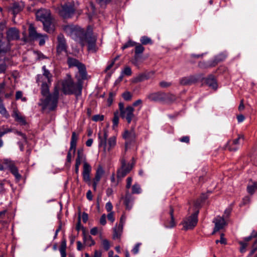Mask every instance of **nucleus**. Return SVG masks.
Segmentation results:
<instances>
[{
    "label": "nucleus",
    "mask_w": 257,
    "mask_h": 257,
    "mask_svg": "<svg viewBox=\"0 0 257 257\" xmlns=\"http://www.w3.org/2000/svg\"><path fill=\"white\" fill-rule=\"evenodd\" d=\"M82 83L78 81L75 83L69 76L62 82V90L65 95H75L76 97L81 95Z\"/></svg>",
    "instance_id": "nucleus-1"
},
{
    "label": "nucleus",
    "mask_w": 257,
    "mask_h": 257,
    "mask_svg": "<svg viewBox=\"0 0 257 257\" xmlns=\"http://www.w3.org/2000/svg\"><path fill=\"white\" fill-rule=\"evenodd\" d=\"M64 31L70 37L78 42L82 47L85 46V39L88 34L90 32H85L83 29L80 27L72 25H66L63 28Z\"/></svg>",
    "instance_id": "nucleus-2"
},
{
    "label": "nucleus",
    "mask_w": 257,
    "mask_h": 257,
    "mask_svg": "<svg viewBox=\"0 0 257 257\" xmlns=\"http://www.w3.org/2000/svg\"><path fill=\"white\" fill-rule=\"evenodd\" d=\"M98 135V147H103L104 153H109L114 148L116 145V138L112 136L108 138V131L103 129L102 132H99Z\"/></svg>",
    "instance_id": "nucleus-3"
},
{
    "label": "nucleus",
    "mask_w": 257,
    "mask_h": 257,
    "mask_svg": "<svg viewBox=\"0 0 257 257\" xmlns=\"http://www.w3.org/2000/svg\"><path fill=\"white\" fill-rule=\"evenodd\" d=\"M36 15L37 19L43 23L45 31L48 33L53 32L54 26L52 23L50 12L49 10H39L36 12Z\"/></svg>",
    "instance_id": "nucleus-4"
},
{
    "label": "nucleus",
    "mask_w": 257,
    "mask_h": 257,
    "mask_svg": "<svg viewBox=\"0 0 257 257\" xmlns=\"http://www.w3.org/2000/svg\"><path fill=\"white\" fill-rule=\"evenodd\" d=\"M59 97V90L58 87L55 86L53 92L47 95L46 98L42 100L43 108H48L49 110H54L57 106Z\"/></svg>",
    "instance_id": "nucleus-5"
},
{
    "label": "nucleus",
    "mask_w": 257,
    "mask_h": 257,
    "mask_svg": "<svg viewBox=\"0 0 257 257\" xmlns=\"http://www.w3.org/2000/svg\"><path fill=\"white\" fill-rule=\"evenodd\" d=\"M67 63L69 68L77 67L82 79L85 80L87 78L86 69L84 64L80 62L78 60L71 57L67 58Z\"/></svg>",
    "instance_id": "nucleus-6"
},
{
    "label": "nucleus",
    "mask_w": 257,
    "mask_h": 257,
    "mask_svg": "<svg viewBox=\"0 0 257 257\" xmlns=\"http://www.w3.org/2000/svg\"><path fill=\"white\" fill-rule=\"evenodd\" d=\"M56 11L64 19L71 18L75 12L74 5L70 3H65L63 5L58 7Z\"/></svg>",
    "instance_id": "nucleus-7"
},
{
    "label": "nucleus",
    "mask_w": 257,
    "mask_h": 257,
    "mask_svg": "<svg viewBox=\"0 0 257 257\" xmlns=\"http://www.w3.org/2000/svg\"><path fill=\"white\" fill-rule=\"evenodd\" d=\"M198 211H195L183 219L182 224L185 230L192 229L196 226L198 220Z\"/></svg>",
    "instance_id": "nucleus-8"
},
{
    "label": "nucleus",
    "mask_w": 257,
    "mask_h": 257,
    "mask_svg": "<svg viewBox=\"0 0 257 257\" xmlns=\"http://www.w3.org/2000/svg\"><path fill=\"white\" fill-rule=\"evenodd\" d=\"M122 138L125 140V150H127L128 145L131 143L134 142L137 138V135L134 127L131 128L130 130H125L122 135Z\"/></svg>",
    "instance_id": "nucleus-9"
},
{
    "label": "nucleus",
    "mask_w": 257,
    "mask_h": 257,
    "mask_svg": "<svg viewBox=\"0 0 257 257\" xmlns=\"http://www.w3.org/2000/svg\"><path fill=\"white\" fill-rule=\"evenodd\" d=\"M121 168L117 172V177L118 178H123L131 171L134 166L133 164H126L124 159H121Z\"/></svg>",
    "instance_id": "nucleus-10"
},
{
    "label": "nucleus",
    "mask_w": 257,
    "mask_h": 257,
    "mask_svg": "<svg viewBox=\"0 0 257 257\" xmlns=\"http://www.w3.org/2000/svg\"><path fill=\"white\" fill-rule=\"evenodd\" d=\"M3 163L6 165L11 173L15 176L17 181H20L22 178V176L19 173L18 169L16 166L15 163L13 161L8 159H4Z\"/></svg>",
    "instance_id": "nucleus-11"
},
{
    "label": "nucleus",
    "mask_w": 257,
    "mask_h": 257,
    "mask_svg": "<svg viewBox=\"0 0 257 257\" xmlns=\"http://www.w3.org/2000/svg\"><path fill=\"white\" fill-rule=\"evenodd\" d=\"M244 141V136L239 135L237 138L232 141H228L226 147L230 151H236L238 149L240 145L243 143Z\"/></svg>",
    "instance_id": "nucleus-12"
},
{
    "label": "nucleus",
    "mask_w": 257,
    "mask_h": 257,
    "mask_svg": "<svg viewBox=\"0 0 257 257\" xmlns=\"http://www.w3.org/2000/svg\"><path fill=\"white\" fill-rule=\"evenodd\" d=\"M96 40V37L91 33L86 36V38L85 39V45H87V50L89 52L94 53L97 51Z\"/></svg>",
    "instance_id": "nucleus-13"
},
{
    "label": "nucleus",
    "mask_w": 257,
    "mask_h": 257,
    "mask_svg": "<svg viewBox=\"0 0 257 257\" xmlns=\"http://www.w3.org/2000/svg\"><path fill=\"white\" fill-rule=\"evenodd\" d=\"M134 108L131 105L127 106L125 109L120 113L121 117L125 119L127 122L129 124L135 118L134 114Z\"/></svg>",
    "instance_id": "nucleus-14"
},
{
    "label": "nucleus",
    "mask_w": 257,
    "mask_h": 257,
    "mask_svg": "<svg viewBox=\"0 0 257 257\" xmlns=\"http://www.w3.org/2000/svg\"><path fill=\"white\" fill-rule=\"evenodd\" d=\"M78 139V135H77L75 132H72L70 141V147L67 155V162L68 163L71 162L72 156L70 151L73 150V153L74 154L75 153Z\"/></svg>",
    "instance_id": "nucleus-15"
},
{
    "label": "nucleus",
    "mask_w": 257,
    "mask_h": 257,
    "mask_svg": "<svg viewBox=\"0 0 257 257\" xmlns=\"http://www.w3.org/2000/svg\"><path fill=\"white\" fill-rule=\"evenodd\" d=\"M91 171L90 165L87 162H84L83 167L82 176L84 181L90 184V174Z\"/></svg>",
    "instance_id": "nucleus-16"
},
{
    "label": "nucleus",
    "mask_w": 257,
    "mask_h": 257,
    "mask_svg": "<svg viewBox=\"0 0 257 257\" xmlns=\"http://www.w3.org/2000/svg\"><path fill=\"white\" fill-rule=\"evenodd\" d=\"M58 45L57 46V52L61 53L67 50V45L65 39L62 34H59L57 37Z\"/></svg>",
    "instance_id": "nucleus-17"
},
{
    "label": "nucleus",
    "mask_w": 257,
    "mask_h": 257,
    "mask_svg": "<svg viewBox=\"0 0 257 257\" xmlns=\"http://www.w3.org/2000/svg\"><path fill=\"white\" fill-rule=\"evenodd\" d=\"M164 96L163 92L158 91L149 94L147 96V98L151 101L163 103Z\"/></svg>",
    "instance_id": "nucleus-18"
},
{
    "label": "nucleus",
    "mask_w": 257,
    "mask_h": 257,
    "mask_svg": "<svg viewBox=\"0 0 257 257\" xmlns=\"http://www.w3.org/2000/svg\"><path fill=\"white\" fill-rule=\"evenodd\" d=\"M104 171L101 167H99L95 173V177L92 180V187L94 191H96L97 184L100 181Z\"/></svg>",
    "instance_id": "nucleus-19"
},
{
    "label": "nucleus",
    "mask_w": 257,
    "mask_h": 257,
    "mask_svg": "<svg viewBox=\"0 0 257 257\" xmlns=\"http://www.w3.org/2000/svg\"><path fill=\"white\" fill-rule=\"evenodd\" d=\"M213 222L215 223V227L212 234L222 229L226 224L224 217H221V216H217L214 219Z\"/></svg>",
    "instance_id": "nucleus-20"
},
{
    "label": "nucleus",
    "mask_w": 257,
    "mask_h": 257,
    "mask_svg": "<svg viewBox=\"0 0 257 257\" xmlns=\"http://www.w3.org/2000/svg\"><path fill=\"white\" fill-rule=\"evenodd\" d=\"M122 198L124 200L123 203L126 209L131 210L134 203V197L132 194L129 193L128 191H127L125 196Z\"/></svg>",
    "instance_id": "nucleus-21"
},
{
    "label": "nucleus",
    "mask_w": 257,
    "mask_h": 257,
    "mask_svg": "<svg viewBox=\"0 0 257 257\" xmlns=\"http://www.w3.org/2000/svg\"><path fill=\"white\" fill-rule=\"evenodd\" d=\"M197 78L193 75L184 77L180 79V83L182 85H190L197 81Z\"/></svg>",
    "instance_id": "nucleus-22"
},
{
    "label": "nucleus",
    "mask_w": 257,
    "mask_h": 257,
    "mask_svg": "<svg viewBox=\"0 0 257 257\" xmlns=\"http://www.w3.org/2000/svg\"><path fill=\"white\" fill-rule=\"evenodd\" d=\"M12 116L15 118V120L18 122L21 125H26L27 122L25 117L23 116L17 109H14Z\"/></svg>",
    "instance_id": "nucleus-23"
},
{
    "label": "nucleus",
    "mask_w": 257,
    "mask_h": 257,
    "mask_svg": "<svg viewBox=\"0 0 257 257\" xmlns=\"http://www.w3.org/2000/svg\"><path fill=\"white\" fill-rule=\"evenodd\" d=\"M7 37L9 41L19 39V32L18 30L15 28L9 29L7 32Z\"/></svg>",
    "instance_id": "nucleus-24"
},
{
    "label": "nucleus",
    "mask_w": 257,
    "mask_h": 257,
    "mask_svg": "<svg viewBox=\"0 0 257 257\" xmlns=\"http://www.w3.org/2000/svg\"><path fill=\"white\" fill-rule=\"evenodd\" d=\"M154 71L145 72L141 73L138 75L135 78V82H140L151 78L154 75Z\"/></svg>",
    "instance_id": "nucleus-25"
},
{
    "label": "nucleus",
    "mask_w": 257,
    "mask_h": 257,
    "mask_svg": "<svg viewBox=\"0 0 257 257\" xmlns=\"http://www.w3.org/2000/svg\"><path fill=\"white\" fill-rule=\"evenodd\" d=\"M42 70L43 71V75L39 74L37 75L36 80L37 82L39 83L41 81V79L42 78L43 76H44L47 79L48 82L50 83L52 76L50 71L46 69V66H43L42 67Z\"/></svg>",
    "instance_id": "nucleus-26"
},
{
    "label": "nucleus",
    "mask_w": 257,
    "mask_h": 257,
    "mask_svg": "<svg viewBox=\"0 0 257 257\" xmlns=\"http://www.w3.org/2000/svg\"><path fill=\"white\" fill-rule=\"evenodd\" d=\"M144 60L145 59L143 57V55H134L131 60V62L138 69H140L141 65L143 63Z\"/></svg>",
    "instance_id": "nucleus-27"
},
{
    "label": "nucleus",
    "mask_w": 257,
    "mask_h": 257,
    "mask_svg": "<svg viewBox=\"0 0 257 257\" xmlns=\"http://www.w3.org/2000/svg\"><path fill=\"white\" fill-rule=\"evenodd\" d=\"M86 161V156L84 154L83 149L77 150V158L76 159L75 165H80L82 162L84 163Z\"/></svg>",
    "instance_id": "nucleus-28"
},
{
    "label": "nucleus",
    "mask_w": 257,
    "mask_h": 257,
    "mask_svg": "<svg viewBox=\"0 0 257 257\" xmlns=\"http://www.w3.org/2000/svg\"><path fill=\"white\" fill-rule=\"evenodd\" d=\"M29 37L33 40H37L41 37V34L37 32L33 25H30L29 28Z\"/></svg>",
    "instance_id": "nucleus-29"
},
{
    "label": "nucleus",
    "mask_w": 257,
    "mask_h": 257,
    "mask_svg": "<svg viewBox=\"0 0 257 257\" xmlns=\"http://www.w3.org/2000/svg\"><path fill=\"white\" fill-rule=\"evenodd\" d=\"M206 84L214 89L217 88V83L215 77L213 75H210L205 79Z\"/></svg>",
    "instance_id": "nucleus-30"
},
{
    "label": "nucleus",
    "mask_w": 257,
    "mask_h": 257,
    "mask_svg": "<svg viewBox=\"0 0 257 257\" xmlns=\"http://www.w3.org/2000/svg\"><path fill=\"white\" fill-rule=\"evenodd\" d=\"M123 231V226L121 225L116 224L113 228V238L119 239Z\"/></svg>",
    "instance_id": "nucleus-31"
},
{
    "label": "nucleus",
    "mask_w": 257,
    "mask_h": 257,
    "mask_svg": "<svg viewBox=\"0 0 257 257\" xmlns=\"http://www.w3.org/2000/svg\"><path fill=\"white\" fill-rule=\"evenodd\" d=\"M164 94L163 103L170 104L174 102L177 99L176 96L173 94L164 92Z\"/></svg>",
    "instance_id": "nucleus-32"
},
{
    "label": "nucleus",
    "mask_w": 257,
    "mask_h": 257,
    "mask_svg": "<svg viewBox=\"0 0 257 257\" xmlns=\"http://www.w3.org/2000/svg\"><path fill=\"white\" fill-rule=\"evenodd\" d=\"M173 213H174V210H173L172 207L170 206L169 214L171 217V220L170 221H167L165 223V226L167 228H173L176 225Z\"/></svg>",
    "instance_id": "nucleus-33"
},
{
    "label": "nucleus",
    "mask_w": 257,
    "mask_h": 257,
    "mask_svg": "<svg viewBox=\"0 0 257 257\" xmlns=\"http://www.w3.org/2000/svg\"><path fill=\"white\" fill-rule=\"evenodd\" d=\"M83 239L84 243L89 246L93 245L95 244V241L92 237L86 234L84 231L83 232Z\"/></svg>",
    "instance_id": "nucleus-34"
},
{
    "label": "nucleus",
    "mask_w": 257,
    "mask_h": 257,
    "mask_svg": "<svg viewBox=\"0 0 257 257\" xmlns=\"http://www.w3.org/2000/svg\"><path fill=\"white\" fill-rule=\"evenodd\" d=\"M24 8L23 4L15 3L13 4V7L12 8V11L13 15L15 16L16 15L18 14L21 11H22Z\"/></svg>",
    "instance_id": "nucleus-35"
},
{
    "label": "nucleus",
    "mask_w": 257,
    "mask_h": 257,
    "mask_svg": "<svg viewBox=\"0 0 257 257\" xmlns=\"http://www.w3.org/2000/svg\"><path fill=\"white\" fill-rule=\"evenodd\" d=\"M226 57V55L223 53H221L217 55L214 57V60L213 61V63L211 65V66H214L218 63L223 61L225 59Z\"/></svg>",
    "instance_id": "nucleus-36"
},
{
    "label": "nucleus",
    "mask_w": 257,
    "mask_h": 257,
    "mask_svg": "<svg viewBox=\"0 0 257 257\" xmlns=\"http://www.w3.org/2000/svg\"><path fill=\"white\" fill-rule=\"evenodd\" d=\"M0 113L6 118L10 117V114L5 107L3 100L0 98Z\"/></svg>",
    "instance_id": "nucleus-37"
},
{
    "label": "nucleus",
    "mask_w": 257,
    "mask_h": 257,
    "mask_svg": "<svg viewBox=\"0 0 257 257\" xmlns=\"http://www.w3.org/2000/svg\"><path fill=\"white\" fill-rule=\"evenodd\" d=\"M66 240L65 239H63L62 240L60 247L59 248V251L61 254V257H66Z\"/></svg>",
    "instance_id": "nucleus-38"
},
{
    "label": "nucleus",
    "mask_w": 257,
    "mask_h": 257,
    "mask_svg": "<svg viewBox=\"0 0 257 257\" xmlns=\"http://www.w3.org/2000/svg\"><path fill=\"white\" fill-rule=\"evenodd\" d=\"M41 94L43 96H47L49 94V86L46 82H43L41 85Z\"/></svg>",
    "instance_id": "nucleus-39"
},
{
    "label": "nucleus",
    "mask_w": 257,
    "mask_h": 257,
    "mask_svg": "<svg viewBox=\"0 0 257 257\" xmlns=\"http://www.w3.org/2000/svg\"><path fill=\"white\" fill-rule=\"evenodd\" d=\"M257 190V182H253L248 185L247 187V192L250 195L253 194Z\"/></svg>",
    "instance_id": "nucleus-40"
},
{
    "label": "nucleus",
    "mask_w": 257,
    "mask_h": 257,
    "mask_svg": "<svg viewBox=\"0 0 257 257\" xmlns=\"http://www.w3.org/2000/svg\"><path fill=\"white\" fill-rule=\"evenodd\" d=\"M135 49V55H142L145 50V48L141 44H136Z\"/></svg>",
    "instance_id": "nucleus-41"
},
{
    "label": "nucleus",
    "mask_w": 257,
    "mask_h": 257,
    "mask_svg": "<svg viewBox=\"0 0 257 257\" xmlns=\"http://www.w3.org/2000/svg\"><path fill=\"white\" fill-rule=\"evenodd\" d=\"M119 122V117L118 115V112H115L114 113L113 118L112 119V128L115 129L118 125Z\"/></svg>",
    "instance_id": "nucleus-42"
},
{
    "label": "nucleus",
    "mask_w": 257,
    "mask_h": 257,
    "mask_svg": "<svg viewBox=\"0 0 257 257\" xmlns=\"http://www.w3.org/2000/svg\"><path fill=\"white\" fill-rule=\"evenodd\" d=\"M141 192V188L140 185L138 183H135L132 186L133 194H140Z\"/></svg>",
    "instance_id": "nucleus-43"
},
{
    "label": "nucleus",
    "mask_w": 257,
    "mask_h": 257,
    "mask_svg": "<svg viewBox=\"0 0 257 257\" xmlns=\"http://www.w3.org/2000/svg\"><path fill=\"white\" fill-rule=\"evenodd\" d=\"M240 245L239 250L241 253H244L246 251V248L248 246V243L244 241H239L238 242Z\"/></svg>",
    "instance_id": "nucleus-44"
},
{
    "label": "nucleus",
    "mask_w": 257,
    "mask_h": 257,
    "mask_svg": "<svg viewBox=\"0 0 257 257\" xmlns=\"http://www.w3.org/2000/svg\"><path fill=\"white\" fill-rule=\"evenodd\" d=\"M140 41L143 45H147L148 44H152V40L148 37L147 36H143L141 37L140 39Z\"/></svg>",
    "instance_id": "nucleus-45"
},
{
    "label": "nucleus",
    "mask_w": 257,
    "mask_h": 257,
    "mask_svg": "<svg viewBox=\"0 0 257 257\" xmlns=\"http://www.w3.org/2000/svg\"><path fill=\"white\" fill-rule=\"evenodd\" d=\"M202 203V202L200 200V199H198L196 200L194 203V206L193 208V210L194 212L195 211H199V208L201 207V204Z\"/></svg>",
    "instance_id": "nucleus-46"
},
{
    "label": "nucleus",
    "mask_w": 257,
    "mask_h": 257,
    "mask_svg": "<svg viewBox=\"0 0 257 257\" xmlns=\"http://www.w3.org/2000/svg\"><path fill=\"white\" fill-rule=\"evenodd\" d=\"M137 43L135 42L129 40L122 46L121 48L122 50H124L128 47H133Z\"/></svg>",
    "instance_id": "nucleus-47"
},
{
    "label": "nucleus",
    "mask_w": 257,
    "mask_h": 257,
    "mask_svg": "<svg viewBox=\"0 0 257 257\" xmlns=\"http://www.w3.org/2000/svg\"><path fill=\"white\" fill-rule=\"evenodd\" d=\"M122 96L123 98V99L126 101L131 100L132 98V94L128 91L124 92L122 94Z\"/></svg>",
    "instance_id": "nucleus-48"
},
{
    "label": "nucleus",
    "mask_w": 257,
    "mask_h": 257,
    "mask_svg": "<svg viewBox=\"0 0 257 257\" xmlns=\"http://www.w3.org/2000/svg\"><path fill=\"white\" fill-rule=\"evenodd\" d=\"M11 132V129L8 128H5L4 126H3L2 128H0V138L3 137L5 134Z\"/></svg>",
    "instance_id": "nucleus-49"
},
{
    "label": "nucleus",
    "mask_w": 257,
    "mask_h": 257,
    "mask_svg": "<svg viewBox=\"0 0 257 257\" xmlns=\"http://www.w3.org/2000/svg\"><path fill=\"white\" fill-rule=\"evenodd\" d=\"M256 250H257V239L253 242V243L252 245V249L250 250V251L248 254V256H251L252 255H253L254 253V252L256 251Z\"/></svg>",
    "instance_id": "nucleus-50"
},
{
    "label": "nucleus",
    "mask_w": 257,
    "mask_h": 257,
    "mask_svg": "<svg viewBox=\"0 0 257 257\" xmlns=\"http://www.w3.org/2000/svg\"><path fill=\"white\" fill-rule=\"evenodd\" d=\"M103 119L104 116L103 115L96 114L92 117V120L94 121H102Z\"/></svg>",
    "instance_id": "nucleus-51"
},
{
    "label": "nucleus",
    "mask_w": 257,
    "mask_h": 257,
    "mask_svg": "<svg viewBox=\"0 0 257 257\" xmlns=\"http://www.w3.org/2000/svg\"><path fill=\"white\" fill-rule=\"evenodd\" d=\"M122 73L125 75L131 76L132 74V69L130 67L126 66L124 68Z\"/></svg>",
    "instance_id": "nucleus-52"
},
{
    "label": "nucleus",
    "mask_w": 257,
    "mask_h": 257,
    "mask_svg": "<svg viewBox=\"0 0 257 257\" xmlns=\"http://www.w3.org/2000/svg\"><path fill=\"white\" fill-rule=\"evenodd\" d=\"M47 38V37L46 35H43L41 34V37H39V38L38 39V40H39V45H40V46L44 45L45 43V40Z\"/></svg>",
    "instance_id": "nucleus-53"
},
{
    "label": "nucleus",
    "mask_w": 257,
    "mask_h": 257,
    "mask_svg": "<svg viewBox=\"0 0 257 257\" xmlns=\"http://www.w3.org/2000/svg\"><path fill=\"white\" fill-rule=\"evenodd\" d=\"M142 103H143L142 100L141 99H138L137 100H136V101H135L133 103L132 105H131V106H133L134 108V107H136L137 106H140L139 110H140L142 107Z\"/></svg>",
    "instance_id": "nucleus-54"
},
{
    "label": "nucleus",
    "mask_w": 257,
    "mask_h": 257,
    "mask_svg": "<svg viewBox=\"0 0 257 257\" xmlns=\"http://www.w3.org/2000/svg\"><path fill=\"white\" fill-rule=\"evenodd\" d=\"M114 212H108L107 218L109 221H110L111 223H113L115 221V218L114 216Z\"/></svg>",
    "instance_id": "nucleus-55"
},
{
    "label": "nucleus",
    "mask_w": 257,
    "mask_h": 257,
    "mask_svg": "<svg viewBox=\"0 0 257 257\" xmlns=\"http://www.w3.org/2000/svg\"><path fill=\"white\" fill-rule=\"evenodd\" d=\"M103 247L105 250H108L110 247L109 241L107 239H104L102 242Z\"/></svg>",
    "instance_id": "nucleus-56"
},
{
    "label": "nucleus",
    "mask_w": 257,
    "mask_h": 257,
    "mask_svg": "<svg viewBox=\"0 0 257 257\" xmlns=\"http://www.w3.org/2000/svg\"><path fill=\"white\" fill-rule=\"evenodd\" d=\"M112 208H113V206H112V203L110 201L107 202L105 204V209H106V211L108 212H113L112 211Z\"/></svg>",
    "instance_id": "nucleus-57"
},
{
    "label": "nucleus",
    "mask_w": 257,
    "mask_h": 257,
    "mask_svg": "<svg viewBox=\"0 0 257 257\" xmlns=\"http://www.w3.org/2000/svg\"><path fill=\"white\" fill-rule=\"evenodd\" d=\"M141 245V243H137L134 247L133 248L132 251V252L136 254H137L139 252L140 246Z\"/></svg>",
    "instance_id": "nucleus-58"
},
{
    "label": "nucleus",
    "mask_w": 257,
    "mask_h": 257,
    "mask_svg": "<svg viewBox=\"0 0 257 257\" xmlns=\"http://www.w3.org/2000/svg\"><path fill=\"white\" fill-rule=\"evenodd\" d=\"M231 212V208H228L226 209L224 211L223 215L221 217H224V219L228 218Z\"/></svg>",
    "instance_id": "nucleus-59"
},
{
    "label": "nucleus",
    "mask_w": 257,
    "mask_h": 257,
    "mask_svg": "<svg viewBox=\"0 0 257 257\" xmlns=\"http://www.w3.org/2000/svg\"><path fill=\"white\" fill-rule=\"evenodd\" d=\"M106 216L105 214H103L100 218L99 220V223L102 225H104L106 223Z\"/></svg>",
    "instance_id": "nucleus-60"
},
{
    "label": "nucleus",
    "mask_w": 257,
    "mask_h": 257,
    "mask_svg": "<svg viewBox=\"0 0 257 257\" xmlns=\"http://www.w3.org/2000/svg\"><path fill=\"white\" fill-rule=\"evenodd\" d=\"M171 85V83L170 82H168L166 81H161L160 82V86L161 87L165 88L169 87Z\"/></svg>",
    "instance_id": "nucleus-61"
},
{
    "label": "nucleus",
    "mask_w": 257,
    "mask_h": 257,
    "mask_svg": "<svg viewBox=\"0 0 257 257\" xmlns=\"http://www.w3.org/2000/svg\"><path fill=\"white\" fill-rule=\"evenodd\" d=\"M132 177H128L126 179V188L128 189L131 188L132 183Z\"/></svg>",
    "instance_id": "nucleus-62"
},
{
    "label": "nucleus",
    "mask_w": 257,
    "mask_h": 257,
    "mask_svg": "<svg viewBox=\"0 0 257 257\" xmlns=\"http://www.w3.org/2000/svg\"><path fill=\"white\" fill-rule=\"evenodd\" d=\"M180 141L183 143H189L190 138L188 136H184L179 139Z\"/></svg>",
    "instance_id": "nucleus-63"
},
{
    "label": "nucleus",
    "mask_w": 257,
    "mask_h": 257,
    "mask_svg": "<svg viewBox=\"0 0 257 257\" xmlns=\"http://www.w3.org/2000/svg\"><path fill=\"white\" fill-rule=\"evenodd\" d=\"M126 219V217L124 214H122L120 218L119 222L118 225H121L122 226H123V224L125 222Z\"/></svg>",
    "instance_id": "nucleus-64"
}]
</instances>
